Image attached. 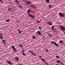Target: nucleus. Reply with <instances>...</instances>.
Masks as SVG:
<instances>
[{
    "mask_svg": "<svg viewBox=\"0 0 65 65\" xmlns=\"http://www.w3.org/2000/svg\"><path fill=\"white\" fill-rule=\"evenodd\" d=\"M49 36H50V37L51 38H52V37H53V36H52V35H51V34H49Z\"/></svg>",
    "mask_w": 65,
    "mask_h": 65,
    "instance_id": "obj_25",
    "label": "nucleus"
},
{
    "mask_svg": "<svg viewBox=\"0 0 65 65\" xmlns=\"http://www.w3.org/2000/svg\"><path fill=\"white\" fill-rule=\"evenodd\" d=\"M29 53H31V54H32V53H31V50H29Z\"/></svg>",
    "mask_w": 65,
    "mask_h": 65,
    "instance_id": "obj_37",
    "label": "nucleus"
},
{
    "mask_svg": "<svg viewBox=\"0 0 65 65\" xmlns=\"http://www.w3.org/2000/svg\"><path fill=\"white\" fill-rule=\"evenodd\" d=\"M28 16L29 17H31V18H32L33 19H34L35 18V16H32L31 14H30V15H29Z\"/></svg>",
    "mask_w": 65,
    "mask_h": 65,
    "instance_id": "obj_11",
    "label": "nucleus"
},
{
    "mask_svg": "<svg viewBox=\"0 0 65 65\" xmlns=\"http://www.w3.org/2000/svg\"><path fill=\"white\" fill-rule=\"evenodd\" d=\"M24 51H25V50H24L23 49L22 51V53H24Z\"/></svg>",
    "mask_w": 65,
    "mask_h": 65,
    "instance_id": "obj_35",
    "label": "nucleus"
},
{
    "mask_svg": "<svg viewBox=\"0 0 65 65\" xmlns=\"http://www.w3.org/2000/svg\"><path fill=\"white\" fill-rule=\"evenodd\" d=\"M56 62H57V63H60V64H61V65H64V63L60 60H58Z\"/></svg>",
    "mask_w": 65,
    "mask_h": 65,
    "instance_id": "obj_8",
    "label": "nucleus"
},
{
    "mask_svg": "<svg viewBox=\"0 0 65 65\" xmlns=\"http://www.w3.org/2000/svg\"><path fill=\"white\" fill-rule=\"evenodd\" d=\"M49 8H50V9H51L52 8V6L51 4H49L48 5Z\"/></svg>",
    "mask_w": 65,
    "mask_h": 65,
    "instance_id": "obj_13",
    "label": "nucleus"
},
{
    "mask_svg": "<svg viewBox=\"0 0 65 65\" xmlns=\"http://www.w3.org/2000/svg\"><path fill=\"white\" fill-rule=\"evenodd\" d=\"M18 31L19 34H20L21 33H22V31H21L20 30L18 29Z\"/></svg>",
    "mask_w": 65,
    "mask_h": 65,
    "instance_id": "obj_16",
    "label": "nucleus"
},
{
    "mask_svg": "<svg viewBox=\"0 0 65 65\" xmlns=\"http://www.w3.org/2000/svg\"><path fill=\"white\" fill-rule=\"evenodd\" d=\"M47 23L48 24H49V25H51V26H52V25H53V24H52V22L50 21L48 22Z\"/></svg>",
    "mask_w": 65,
    "mask_h": 65,
    "instance_id": "obj_12",
    "label": "nucleus"
},
{
    "mask_svg": "<svg viewBox=\"0 0 65 65\" xmlns=\"http://www.w3.org/2000/svg\"><path fill=\"white\" fill-rule=\"evenodd\" d=\"M32 38L33 39H36V37L34 36V35H33L32 36Z\"/></svg>",
    "mask_w": 65,
    "mask_h": 65,
    "instance_id": "obj_15",
    "label": "nucleus"
},
{
    "mask_svg": "<svg viewBox=\"0 0 65 65\" xmlns=\"http://www.w3.org/2000/svg\"><path fill=\"white\" fill-rule=\"evenodd\" d=\"M9 21H10L9 19H8L6 21V22H9Z\"/></svg>",
    "mask_w": 65,
    "mask_h": 65,
    "instance_id": "obj_30",
    "label": "nucleus"
},
{
    "mask_svg": "<svg viewBox=\"0 0 65 65\" xmlns=\"http://www.w3.org/2000/svg\"><path fill=\"white\" fill-rule=\"evenodd\" d=\"M8 10L9 11H13V9L11 8H8Z\"/></svg>",
    "mask_w": 65,
    "mask_h": 65,
    "instance_id": "obj_9",
    "label": "nucleus"
},
{
    "mask_svg": "<svg viewBox=\"0 0 65 65\" xmlns=\"http://www.w3.org/2000/svg\"><path fill=\"white\" fill-rule=\"evenodd\" d=\"M54 29H55L54 28V25H53L52 27V30H54Z\"/></svg>",
    "mask_w": 65,
    "mask_h": 65,
    "instance_id": "obj_21",
    "label": "nucleus"
},
{
    "mask_svg": "<svg viewBox=\"0 0 65 65\" xmlns=\"http://www.w3.org/2000/svg\"><path fill=\"white\" fill-rule=\"evenodd\" d=\"M3 34L2 33H0V37H3Z\"/></svg>",
    "mask_w": 65,
    "mask_h": 65,
    "instance_id": "obj_22",
    "label": "nucleus"
},
{
    "mask_svg": "<svg viewBox=\"0 0 65 65\" xmlns=\"http://www.w3.org/2000/svg\"><path fill=\"white\" fill-rule=\"evenodd\" d=\"M40 57H42L41 56L39 55V58H40Z\"/></svg>",
    "mask_w": 65,
    "mask_h": 65,
    "instance_id": "obj_42",
    "label": "nucleus"
},
{
    "mask_svg": "<svg viewBox=\"0 0 65 65\" xmlns=\"http://www.w3.org/2000/svg\"><path fill=\"white\" fill-rule=\"evenodd\" d=\"M45 64H46V65H49V64H48V63H47L46 61L45 62Z\"/></svg>",
    "mask_w": 65,
    "mask_h": 65,
    "instance_id": "obj_36",
    "label": "nucleus"
},
{
    "mask_svg": "<svg viewBox=\"0 0 65 65\" xmlns=\"http://www.w3.org/2000/svg\"><path fill=\"white\" fill-rule=\"evenodd\" d=\"M42 61L43 62H44V63H45V59H42Z\"/></svg>",
    "mask_w": 65,
    "mask_h": 65,
    "instance_id": "obj_19",
    "label": "nucleus"
},
{
    "mask_svg": "<svg viewBox=\"0 0 65 65\" xmlns=\"http://www.w3.org/2000/svg\"><path fill=\"white\" fill-rule=\"evenodd\" d=\"M59 28L60 30L62 31H65V27L63 25H60L59 26Z\"/></svg>",
    "mask_w": 65,
    "mask_h": 65,
    "instance_id": "obj_1",
    "label": "nucleus"
},
{
    "mask_svg": "<svg viewBox=\"0 0 65 65\" xmlns=\"http://www.w3.org/2000/svg\"><path fill=\"white\" fill-rule=\"evenodd\" d=\"M0 39L2 40H3V37H0Z\"/></svg>",
    "mask_w": 65,
    "mask_h": 65,
    "instance_id": "obj_29",
    "label": "nucleus"
},
{
    "mask_svg": "<svg viewBox=\"0 0 65 65\" xmlns=\"http://www.w3.org/2000/svg\"><path fill=\"white\" fill-rule=\"evenodd\" d=\"M52 30L53 32H56V31H57L56 29L55 28H54L53 30Z\"/></svg>",
    "mask_w": 65,
    "mask_h": 65,
    "instance_id": "obj_18",
    "label": "nucleus"
},
{
    "mask_svg": "<svg viewBox=\"0 0 65 65\" xmlns=\"http://www.w3.org/2000/svg\"><path fill=\"white\" fill-rule=\"evenodd\" d=\"M56 58H58V59H59L60 58V57H59L58 56H56Z\"/></svg>",
    "mask_w": 65,
    "mask_h": 65,
    "instance_id": "obj_33",
    "label": "nucleus"
},
{
    "mask_svg": "<svg viewBox=\"0 0 65 65\" xmlns=\"http://www.w3.org/2000/svg\"><path fill=\"white\" fill-rule=\"evenodd\" d=\"M15 1L16 3H19V1H18V0H15Z\"/></svg>",
    "mask_w": 65,
    "mask_h": 65,
    "instance_id": "obj_24",
    "label": "nucleus"
},
{
    "mask_svg": "<svg viewBox=\"0 0 65 65\" xmlns=\"http://www.w3.org/2000/svg\"><path fill=\"white\" fill-rule=\"evenodd\" d=\"M17 23H19V21H18V20H17Z\"/></svg>",
    "mask_w": 65,
    "mask_h": 65,
    "instance_id": "obj_41",
    "label": "nucleus"
},
{
    "mask_svg": "<svg viewBox=\"0 0 65 65\" xmlns=\"http://www.w3.org/2000/svg\"><path fill=\"white\" fill-rule=\"evenodd\" d=\"M6 61L9 64H10V65H11V64H12V62H11V61H8L7 60H6Z\"/></svg>",
    "mask_w": 65,
    "mask_h": 65,
    "instance_id": "obj_10",
    "label": "nucleus"
},
{
    "mask_svg": "<svg viewBox=\"0 0 65 65\" xmlns=\"http://www.w3.org/2000/svg\"><path fill=\"white\" fill-rule=\"evenodd\" d=\"M18 7H19V8H22V7L21 6H18Z\"/></svg>",
    "mask_w": 65,
    "mask_h": 65,
    "instance_id": "obj_32",
    "label": "nucleus"
},
{
    "mask_svg": "<svg viewBox=\"0 0 65 65\" xmlns=\"http://www.w3.org/2000/svg\"><path fill=\"white\" fill-rule=\"evenodd\" d=\"M37 22L38 23H40V21H39L38 20H37Z\"/></svg>",
    "mask_w": 65,
    "mask_h": 65,
    "instance_id": "obj_39",
    "label": "nucleus"
},
{
    "mask_svg": "<svg viewBox=\"0 0 65 65\" xmlns=\"http://www.w3.org/2000/svg\"><path fill=\"white\" fill-rule=\"evenodd\" d=\"M31 54H32V55H34H34L35 54V53H34V52H32V51H31Z\"/></svg>",
    "mask_w": 65,
    "mask_h": 65,
    "instance_id": "obj_26",
    "label": "nucleus"
},
{
    "mask_svg": "<svg viewBox=\"0 0 65 65\" xmlns=\"http://www.w3.org/2000/svg\"><path fill=\"white\" fill-rule=\"evenodd\" d=\"M42 30H40V32H42Z\"/></svg>",
    "mask_w": 65,
    "mask_h": 65,
    "instance_id": "obj_45",
    "label": "nucleus"
},
{
    "mask_svg": "<svg viewBox=\"0 0 65 65\" xmlns=\"http://www.w3.org/2000/svg\"><path fill=\"white\" fill-rule=\"evenodd\" d=\"M64 65H65V64Z\"/></svg>",
    "mask_w": 65,
    "mask_h": 65,
    "instance_id": "obj_48",
    "label": "nucleus"
},
{
    "mask_svg": "<svg viewBox=\"0 0 65 65\" xmlns=\"http://www.w3.org/2000/svg\"><path fill=\"white\" fill-rule=\"evenodd\" d=\"M19 47H23V46L22 45V44H21L19 45Z\"/></svg>",
    "mask_w": 65,
    "mask_h": 65,
    "instance_id": "obj_20",
    "label": "nucleus"
},
{
    "mask_svg": "<svg viewBox=\"0 0 65 65\" xmlns=\"http://www.w3.org/2000/svg\"><path fill=\"white\" fill-rule=\"evenodd\" d=\"M12 48L13 50H14V52H16L17 51V49L15 48L14 45H11Z\"/></svg>",
    "mask_w": 65,
    "mask_h": 65,
    "instance_id": "obj_4",
    "label": "nucleus"
},
{
    "mask_svg": "<svg viewBox=\"0 0 65 65\" xmlns=\"http://www.w3.org/2000/svg\"><path fill=\"white\" fill-rule=\"evenodd\" d=\"M0 1H1V2H3L2 0H0Z\"/></svg>",
    "mask_w": 65,
    "mask_h": 65,
    "instance_id": "obj_40",
    "label": "nucleus"
},
{
    "mask_svg": "<svg viewBox=\"0 0 65 65\" xmlns=\"http://www.w3.org/2000/svg\"><path fill=\"white\" fill-rule=\"evenodd\" d=\"M31 9H30L29 10H28L27 11V12L28 16L31 14V13H30V12H31Z\"/></svg>",
    "mask_w": 65,
    "mask_h": 65,
    "instance_id": "obj_7",
    "label": "nucleus"
},
{
    "mask_svg": "<svg viewBox=\"0 0 65 65\" xmlns=\"http://www.w3.org/2000/svg\"><path fill=\"white\" fill-rule=\"evenodd\" d=\"M20 5H20V4H19V5H19V6H20Z\"/></svg>",
    "mask_w": 65,
    "mask_h": 65,
    "instance_id": "obj_46",
    "label": "nucleus"
},
{
    "mask_svg": "<svg viewBox=\"0 0 65 65\" xmlns=\"http://www.w3.org/2000/svg\"><path fill=\"white\" fill-rule=\"evenodd\" d=\"M39 28L40 30H42V28L40 26H39Z\"/></svg>",
    "mask_w": 65,
    "mask_h": 65,
    "instance_id": "obj_23",
    "label": "nucleus"
},
{
    "mask_svg": "<svg viewBox=\"0 0 65 65\" xmlns=\"http://www.w3.org/2000/svg\"><path fill=\"white\" fill-rule=\"evenodd\" d=\"M56 65H58V64H56Z\"/></svg>",
    "mask_w": 65,
    "mask_h": 65,
    "instance_id": "obj_47",
    "label": "nucleus"
},
{
    "mask_svg": "<svg viewBox=\"0 0 65 65\" xmlns=\"http://www.w3.org/2000/svg\"><path fill=\"white\" fill-rule=\"evenodd\" d=\"M25 3L26 4H27V5H30V4L32 3V2H31V1H27Z\"/></svg>",
    "mask_w": 65,
    "mask_h": 65,
    "instance_id": "obj_3",
    "label": "nucleus"
},
{
    "mask_svg": "<svg viewBox=\"0 0 65 65\" xmlns=\"http://www.w3.org/2000/svg\"><path fill=\"white\" fill-rule=\"evenodd\" d=\"M50 1V0H46L45 1V2L46 3H48V2Z\"/></svg>",
    "mask_w": 65,
    "mask_h": 65,
    "instance_id": "obj_27",
    "label": "nucleus"
},
{
    "mask_svg": "<svg viewBox=\"0 0 65 65\" xmlns=\"http://www.w3.org/2000/svg\"><path fill=\"white\" fill-rule=\"evenodd\" d=\"M45 51H46V52H48V50H47V49L46 48L45 49Z\"/></svg>",
    "mask_w": 65,
    "mask_h": 65,
    "instance_id": "obj_34",
    "label": "nucleus"
},
{
    "mask_svg": "<svg viewBox=\"0 0 65 65\" xmlns=\"http://www.w3.org/2000/svg\"><path fill=\"white\" fill-rule=\"evenodd\" d=\"M59 15L60 17H61L62 18H64L65 16V14L64 13H62V12L59 13Z\"/></svg>",
    "mask_w": 65,
    "mask_h": 65,
    "instance_id": "obj_2",
    "label": "nucleus"
},
{
    "mask_svg": "<svg viewBox=\"0 0 65 65\" xmlns=\"http://www.w3.org/2000/svg\"><path fill=\"white\" fill-rule=\"evenodd\" d=\"M34 56H37V55L35 54Z\"/></svg>",
    "mask_w": 65,
    "mask_h": 65,
    "instance_id": "obj_43",
    "label": "nucleus"
},
{
    "mask_svg": "<svg viewBox=\"0 0 65 65\" xmlns=\"http://www.w3.org/2000/svg\"><path fill=\"white\" fill-rule=\"evenodd\" d=\"M36 6V5H34L33 4H32L31 5H30V7H31L32 8H34V9H35V7Z\"/></svg>",
    "mask_w": 65,
    "mask_h": 65,
    "instance_id": "obj_6",
    "label": "nucleus"
},
{
    "mask_svg": "<svg viewBox=\"0 0 65 65\" xmlns=\"http://www.w3.org/2000/svg\"><path fill=\"white\" fill-rule=\"evenodd\" d=\"M6 42V41L5 39H4L2 40V43H4V42Z\"/></svg>",
    "mask_w": 65,
    "mask_h": 65,
    "instance_id": "obj_17",
    "label": "nucleus"
},
{
    "mask_svg": "<svg viewBox=\"0 0 65 65\" xmlns=\"http://www.w3.org/2000/svg\"><path fill=\"white\" fill-rule=\"evenodd\" d=\"M37 33H38V34L39 35H41V33L40 32V31H39V30H38Z\"/></svg>",
    "mask_w": 65,
    "mask_h": 65,
    "instance_id": "obj_14",
    "label": "nucleus"
},
{
    "mask_svg": "<svg viewBox=\"0 0 65 65\" xmlns=\"http://www.w3.org/2000/svg\"><path fill=\"white\" fill-rule=\"evenodd\" d=\"M40 59H41V60H42V59H43V58H41V57H40Z\"/></svg>",
    "mask_w": 65,
    "mask_h": 65,
    "instance_id": "obj_44",
    "label": "nucleus"
},
{
    "mask_svg": "<svg viewBox=\"0 0 65 65\" xmlns=\"http://www.w3.org/2000/svg\"><path fill=\"white\" fill-rule=\"evenodd\" d=\"M51 42L52 44H54L55 45V46H59V45H58V44H57L56 43L54 42L53 41H51Z\"/></svg>",
    "mask_w": 65,
    "mask_h": 65,
    "instance_id": "obj_5",
    "label": "nucleus"
},
{
    "mask_svg": "<svg viewBox=\"0 0 65 65\" xmlns=\"http://www.w3.org/2000/svg\"><path fill=\"white\" fill-rule=\"evenodd\" d=\"M59 42L60 43H63V41L62 40H61L60 41H59Z\"/></svg>",
    "mask_w": 65,
    "mask_h": 65,
    "instance_id": "obj_31",
    "label": "nucleus"
},
{
    "mask_svg": "<svg viewBox=\"0 0 65 65\" xmlns=\"http://www.w3.org/2000/svg\"><path fill=\"white\" fill-rule=\"evenodd\" d=\"M16 59L17 61H19V59L18 57H17L16 58Z\"/></svg>",
    "mask_w": 65,
    "mask_h": 65,
    "instance_id": "obj_28",
    "label": "nucleus"
},
{
    "mask_svg": "<svg viewBox=\"0 0 65 65\" xmlns=\"http://www.w3.org/2000/svg\"><path fill=\"white\" fill-rule=\"evenodd\" d=\"M22 55H23V56H25V54L24 53H22Z\"/></svg>",
    "mask_w": 65,
    "mask_h": 65,
    "instance_id": "obj_38",
    "label": "nucleus"
}]
</instances>
